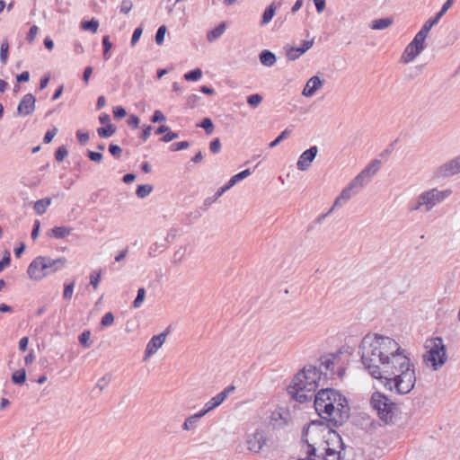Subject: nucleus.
<instances>
[{
  "mask_svg": "<svg viewBox=\"0 0 460 460\" xmlns=\"http://www.w3.org/2000/svg\"><path fill=\"white\" fill-rule=\"evenodd\" d=\"M11 261L10 253L7 252L6 254L0 261V272L4 270V268L9 266Z\"/></svg>",
  "mask_w": 460,
  "mask_h": 460,
  "instance_id": "nucleus-59",
  "label": "nucleus"
},
{
  "mask_svg": "<svg viewBox=\"0 0 460 460\" xmlns=\"http://www.w3.org/2000/svg\"><path fill=\"white\" fill-rule=\"evenodd\" d=\"M335 356L328 355L320 358V367H324L326 371H332L334 367Z\"/></svg>",
  "mask_w": 460,
  "mask_h": 460,
  "instance_id": "nucleus-25",
  "label": "nucleus"
},
{
  "mask_svg": "<svg viewBox=\"0 0 460 460\" xmlns=\"http://www.w3.org/2000/svg\"><path fill=\"white\" fill-rule=\"evenodd\" d=\"M111 380V375L107 374L99 380L96 387H98L100 389V391H102L109 385Z\"/></svg>",
  "mask_w": 460,
  "mask_h": 460,
  "instance_id": "nucleus-45",
  "label": "nucleus"
},
{
  "mask_svg": "<svg viewBox=\"0 0 460 460\" xmlns=\"http://www.w3.org/2000/svg\"><path fill=\"white\" fill-rule=\"evenodd\" d=\"M102 46H103V56H104V58L106 59H108L109 58L108 53H109V51L112 48V44L110 41V37L109 36H104L103 37V39H102Z\"/></svg>",
  "mask_w": 460,
  "mask_h": 460,
  "instance_id": "nucleus-44",
  "label": "nucleus"
},
{
  "mask_svg": "<svg viewBox=\"0 0 460 460\" xmlns=\"http://www.w3.org/2000/svg\"><path fill=\"white\" fill-rule=\"evenodd\" d=\"M153 190V186L149 184L138 185L136 190V194L138 198L143 199L150 194Z\"/></svg>",
  "mask_w": 460,
  "mask_h": 460,
  "instance_id": "nucleus-33",
  "label": "nucleus"
},
{
  "mask_svg": "<svg viewBox=\"0 0 460 460\" xmlns=\"http://www.w3.org/2000/svg\"><path fill=\"white\" fill-rule=\"evenodd\" d=\"M133 8V3L131 0H123L120 4V12L124 14H128Z\"/></svg>",
  "mask_w": 460,
  "mask_h": 460,
  "instance_id": "nucleus-46",
  "label": "nucleus"
},
{
  "mask_svg": "<svg viewBox=\"0 0 460 460\" xmlns=\"http://www.w3.org/2000/svg\"><path fill=\"white\" fill-rule=\"evenodd\" d=\"M425 348L427 351L423 355V359L426 366L438 370L447 359L443 340L438 337L428 340L425 343Z\"/></svg>",
  "mask_w": 460,
  "mask_h": 460,
  "instance_id": "nucleus-8",
  "label": "nucleus"
},
{
  "mask_svg": "<svg viewBox=\"0 0 460 460\" xmlns=\"http://www.w3.org/2000/svg\"><path fill=\"white\" fill-rule=\"evenodd\" d=\"M202 76V71L199 68H196L184 75V78L187 81H197Z\"/></svg>",
  "mask_w": 460,
  "mask_h": 460,
  "instance_id": "nucleus-35",
  "label": "nucleus"
},
{
  "mask_svg": "<svg viewBox=\"0 0 460 460\" xmlns=\"http://www.w3.org/2000/svg\"><path fill=\"white\" fill-rule=\"evenodd\" d=\"M460 172V156H457L449 162L442 164L436 170V176L446 178Z\"/></svg>",
  "mask_w": 460,
  "mask_h": 460,
  "instance_id": "nucleus-13",
  "label": "nucleus"
},
{
  "mask_svg": "<svg viewBox=\"0 0 460 460\" xmlns=\"http://www.w3.org/2000/svg\"><path fill=\"white\" fill-rule=\"evenodd\" d=\"M260 61L265 66H271L276 63V56L270 50H263L260 54Z\"/></svg>",
  "mask_w": 460,
  "mask_h": 460,
  "instance_id": "nucleus-21",
  "label": "nucleus"
},
{
  "mask_svg": "<svg viewBox=\"0 0 460 460\" xmlns=\"http://www.w3.org/2000/svg\"><path fill=\"white\" fill-rule=\"evenodd\" d=\"M316 10L319 13H321L326 6L325 0H314Z\"/></svg>",
  "mask_w": 460,
  "mask_h": 460,
  "instance_id": "nucleus-64",
  "label": "nucleus"
},
{
  "mask_svg": "<svg viewBox=\"0 0 460 460\" xmlns=\"http://www.w3.org/2000/svg\"><path fill=\"white\" fill-rule=\"evenodd\" d=\"M114 117L117 119H121L127 115L126 110L121 107H116L113 111Z\"/></svg>",
  "mask_w": 460,
  "mask_h": 460,
  "instance_id": "nucleus-58",
  "label": "nucleus"
},
{
  "mask_svg": "<svg viewBox=\"0 0 460 460\" xmlns=\"http://www.w3.org/2000/svg\"><path fill=\"white\" fill-rule=\"evenodd\" d=\"M198 126L203 128L208 135H210L214 129L213 122L209 118L203 119L201 123Z\"/></svg>",
  "mask_w": 460,
  "mask_h": 460,
  "instance_id": "nucleus-38",
  "label": "nucleus"
},
{
  "mask_svg": "<svg viewBox=\"0 0 460 460\" xmlns=\"http://www.w3.org/2000/svg\"><path fill=\"white\" fill-rule=\"evenodd\" d=\"M303 440L308 445V457H312L324 447L329 446L330 441L337 444V448L342 449L343 444L341 437L330 427L323 422L313 421L303 431Z\"/></svg>",
  "mask_w": 460,
  "mask_h": 460,
  "instance_id": "nucleus-4",
  "label": "nucleus"
},
{
  "mask_svg": "<svg viewBox=\"0 0 460 460\" xmlns=\"http://www.w3.org/2000/svg\"><path fill=\"white\" fill-rule=\"evenodd\" d=\"M87 156L91 161L95 163H101L103 157L102 153L93 151H88Z\"/></svg>",
  "mask_w": 460,
  "mask_h": 460,
  "instance_id": "nucleus-47",
  "label": "nucleus"
},
{
  "mask_svg": "<svg viewBox=\"0 0 460 460\" xmlns=\"http://www.w3.org/2000/svg\"><path fill=\"white\" fill-rule=\"evenodd\" d=\"M76 136H77L78 141L81 144H85L89 140V135L86 132L77 131Z\"/></svg>",
  "mask_w": 460,
  "mask_h": 460,
  "instance_id": "nucleus-63",
  "label": "nucleus"
},
{
  "mask_svg": "<svg viewBox=\"0 0 460 460\" xmlns=\"http://www.w3.org/2000/svg\"><path fill=\"white\" fill-rule=\"evenodd\" d=\"M74 287H75L74 283H70V284H67L65 286L64 292H63V296L65 299H70L72 297L73 292H74Z\"/></svg>",
  "mask_w": 460,
  "mask_h": 460,
  "instance_id": "nucleus-49",
  "label": "nucleus"
},
{
  "mask_svg": "<svg viewBox=\"0 0 460 460\" xmlns=\"http://www.w3.org/2000/svg\"><path fill=\"white\" fill-rule=\"evenodd\" d=\"M290 134V130L285 129L281 132V134L274 139L272 142L270 143V147L273 148L277 146L282 140L288 137V136Z\"/></svg>",
  "mask_w": 460,
  "mask_h": 460,
  "instance_id": "nucleus-42",
  "label": "nucleus"
},
{
  "mask_svg": "<svg viewBox=\"0 0 460 460\" xmlns=\"http://www.w3.org/2000/svg\"><path fill=\"white\" fill-rule=\"evenodd\" d=\"M66 261L65 257L52 259L48 256H38L30 263L27 273L31 279L38 281L64 268Z\"/></svg>",
  "mask_w": 460,
  "mask_h": 460,
  "instance_id": "nucleus-6",
  "label": "nucleus"
},
{
  "mask_svg": "<svg viewBox=\"0 0 460 460\" xmlns=\"http://www.w3.org/2000/svg\"><path fill=\"white\" fill-rule=\"evenodd\" d=\"M235 390L234 385H229L226 387L222 392L217 394L216 396L212 397L209 401H208L204 408L200 411L202 414L205 416L209 411H213L219 405H221L224 401L228 397V395Z\"/></svg>",
  "mask_w": 460,
  "mask_h": 460,
  "instance_id": "nucleus-11",
  "label": "nucleus"
},
{
  "mask_svg": "<svg viewBox=\"0 0 460 460\" xmlns=\"http://www.w3.org/2000/svg\"><path fill=\"white\" fill-rule=\"evenodd\" d=\"M128 124L132 128H137L139 125V119L137 116L131 114L128 119Z\"/></svg>",
  "mask_w": 460,
  "mask_h": 460,
  "instance_id": "nucleus-55",
  "label": "nucleus"
},
{
  "mask_svg": "<svg viewBox=\"0 0 460 460\" xmlns=\"http://www.w3.org/2000/svg\"><path fill=\"white\" fill-rule=\"evenodd\" d=\"M314 405L319 416L331 427L343 425L349 417L350 409L346 397L332 388L321 389L316 394Z\"/></svg>",
  "mask_w": 460,
  "mask_h": 460,
  "instance_id": "nucleus-2",
  "label": "nucleus"
},
{
  "mask_svg": "<svg viewBox=\"0 0 460 460\" xmlns=\"http://www.w3.org/2000/svg\"><path fill=\"white\" fill-rule=\"evenodd\" d=\"M261 102L262 97L258 93L252 94L247 98L248 104L251 105L252 108L258 107Z\"/></svg>",
  "mask_w": 460,
  "mask_h": 460,
  "instance_id": "nucleus-36",
  "label": "nucleus"
},
{
  "mask_svg": "<svg viewBox=\"0 0 460 460\" xmlns=\"http://www.w3.org/2000/svg\"><path fill=\"white\" fill-rule=\"evenodd\" d=\"M317 153L318 148L315 146L303 152L296 163L297 168L301 171H306L316 157Z\"/></svg>",
  "mask_w": 460,
  "mask_h": 460,
  "instance_id": "nucleus-17",
  "label": "nucleus"
},
{
  "mask_svg": "<svg viewBox=\"0 0 460 460\" xmlns=\"http://www.w3.org/2000/svg\"><path fill=\"white\" fill-rule=\"evenodd\" d=\"M93 74V67L92 66H86L84 68V74H83V80L85 83V84H88L91 75Z\"/></svg>",
  "mask_w": 460,
  "mask_h": 460,
  "instance_id": "nucleus-62",
  "label": "nucleus"
},
{
  "mask_svg": "<svg viewBox=\"0 0 460 460\" xmlns=\"http://www.w3.org/2000/svg\"><path fill=\"white\" fill-rule=\"evenodd\" d=\"M81 28L84 31H90L93 33H95L99 28V22L95 19L84 21L81 23Z\"/></svg>",
  "mask_w": 460,
  "mask_h": 460,
  "instance_id": "nucleus-28",
  "label": "nucleus"
},
{
  "mask_svg": "<svg viewBox=\"0 0 460 460\" xmlns=\"http://www.w3.org/2000/svg\"><path fill=\"white\" fill-rule=\"evenodd\" d=\"M437 24L436 21H434L432 18L429 19L422 26L420 31L417 33L418 36L421 37L422 39L426 40L428 37V34L431 28Z\"/></svg>",
  "mask_w": 460,
  "mask_h": 460,
  "instance_id": "nucleus-27",
  "label": "nucleus"
},
{
  "mask_svg": "<svg viewBox=\"0 0 460 460\" xmlns=\"http://www.w3.org/2000/svg\"><path fill=\"white\" fill-rule=\"evenodd\" d=\"M199 98L196 94L190 95L187 98L186 105L190 109L194 108Z\"/></svg>",
  "mask_w": 460,
  "mask_h": 460,
  "instance_id": "nucleus-60",
  "label": "nucleus"
},
{
  "mask_svg": "<svg viewBox=\"0 0 460 460\" xmlns=\"http://www.w3.org/2000/svg\"><path fill=\"white\" fill-rule=\"evenodd\" d=\"M249 175H251V171H250V169H246V170L234 175V178L238 182L239 181L245 179Z\"/></svg>",
  "mask_w": 460,
  "mask_h": 460,
  "instance_id": "nucleus-61",
  "label": "nucleus"
},
{
  "mask_svg": "<svg viewBox=\"0 0 460 460\" xmlns=\"http://www.w3.org/2000/svg\"><path fill=\"white\" fill-rule=\"evenodd\" d=\"M178 138V134L172 131H170V129L166 132V134L161 138L163 142H170L173 139Z\"/></svg>",
  "mask_w": 460,
  "mask_h": 460,
  "instance_id": "nucleus-56",
  "label": "nucleus"
},
{
  "mask_svg": "<svg viewBox=\"0 0 460 460\" xmlns=\"http://www.w3.org/2000/svg\"><path fill=\"white\" fill-rule=\"evenodd\" d=\"M114 323V315L112 314V313L109 312V313H106L102 318V321H101V324L102 327H107V326H110L111 325L112 323Z\"/></svg>",
  "mask_w": 460,
  "mask_h": 460,
  "instance_id": "nucleus-43",
  "label": "nucleus"
},
{
  "mask_svg": "<svg viewBox=\"0 0 460 460\" xmlns=\"http://www.w3.org/2000/svg\"><path fill=\"white\" fill-rule=\"evenodd\" d=\"M80 344L84 348H90L92 345L91 341V332L89 330L84 331L78 337Z\"/></svg>",
  "mask_w": 460,
  "mask_h": 460,
  "instance_id": "nucleus-31",
  "label": "nucleus"
},
{
  "mask_svg": "<svg viewBox=\"0 0 460 460\" xmlns=\"http://www.w3.org/2000/svg\"><path fill=\"white\" fill-rule=\"evenodd\" d=\"M276 8L274 7V4H271L269 7H267L262 14V19L261 22V25L264 26L268 24L271 19L273 18L275 14Z\"/></svg>",
  "mask_w": 460,
  "mask_h": 460,
  "instance_id": "nucleus-26",
  "label": "nucleus"
},
{
  "mask_svg": "<svg viewBox=\"0 0 460 460\" xmlns=\"http://www.w3.org/2000/svg\"><path fill=\"white\" fill-rule=\"evenodd\" d=\"M322 371L314 366H307L298 372L288 387V394L297 402H311L316 396Z\"/></svg>",
  "mask_w": 460,
  "mask_h": 460,
  "instance_id": "nucleus-3",
  "label": "nucleus"
},
{
  "mask_svg": "<svg viewBox=\"0 0 460 460\" xmlns=\"http://www.w3.org/2000/svg\"><path fill=\"white\" fill-rule=\"evenodd\" d=\"M36 109V98L31 93L25 94L17 106V115L26 117L31 115Z\"/></svg>",
  "mask_w": 460,
  "mask_h": 460,
  "instance_id": "nucleus-14",
  "label": "nucleus"
},
{
  "mask_svg": "<svg viewBox=\"0 0 460 460\" xmlns=\"http://www.w3.org/2000/svg\"><path fill=\"white\" fill-rule=\"evenodd\" d=\"M359 353L365 369L374 378L385 379V385L391 391L406 394L413 389L414 367L395 340L368 333L361 341Z\"/></svg>",
  "mask_w": 460,
  "mask_h": 460,
  "instance_id": "nucleus-1",
  "label": "nucleus"
},
{
  "mask_svg": "<svg viewBox=\"0 0 460 460\" xmlns=\"http://www.w3.org/2000/svg\"><path fill=\"white\" fill-rule=\"evenodd\" d=\"M324 81L322 80L319 76L314 75L311 77L305 84L302 94L305 97H312L315 94V93L321 89L323 85Z\"/></svg>",
  "mask_w": 460,
  "mask_h": 460,
  "instance_id": "nucleus-18",
  "label": "nucleus"
},
{
  "mask_svg": "<svg viewBox=\"0 0 460 460\" xmlns=\"http://www.w3.org/2000/svg\"><path fill=\"white\" fill-rule=\"evenodd\" d=\"M323 451H319L312 457L298 459V460H342L341 450H338L335 447H331V443L329 446L324 447Z\"/></svg>",
  "mask_w": 460,
  "mask_h": 460,
  "instance_id": "nucleus-16",
  "label": "nucleus"
},
{
  "mask_svg": "<svg viewBox=\"0 0 460 460\" xmlns=\"http://www.w3.org/2000/svg\"><path fill=\"white\" fill-rule=\"evenodd\" d=\"M393 23L392 18H381L374 20L370 25L372 30H385Z\"/></svg>",
  "mask_w": 460,
  "mask_h": 460,
  "instance_id": "nucleus-23",
  "label": "nucleus"
},
{
  "mask_svg": "<svg viewBox=\"0 0 460 460\" xmlns=\"http://www.w3.org/2000/svg\"><path fill=\"white\" fill-rule=\"evenodd\" d=\"M109 151L110 153L116 156V157H119L122 154V149L120 146H117V145H113V144H111L110 146H109Z\"/></svg>",
  "mask_w": 460,
  "mask_h": 460,
  "instance_id": "nucleus-53",
  "label": "nucleus"
},
{
  "mask_svg": "<svg viewBox=\"0 0 460 460\" xmlns=\"http://www.w3.org/2000/svg\"><path fill=\"white\" fill-rule=\"evenodd\" d=\"M58 132V129L54 128L51 130H48L44 137V143L49 144L52 141V139L55 137L56 134Z\"/></svg>",
  "mask_w": 460,
  "mask_h": 460,
  "instance_id": "nucleus-54",
  "label": "nucleus"
},
{
  "mask_svg": "<svg viewBox=\"0 0 460 460\" xmlns=\"http://www.w3.org/2000/svg\"><path fill=\"white\" fill-rule=\"evenodd\" d=\"M26 380V371L24 369H19L13 373L12 381L15 385H22Z\"/></svg>",
  "mask_w": 460,
  "mask_h": 460,
  "instance_id": "nucleus-29",
  "label": "nucleus"
},
{
  "mask_svg": "<svg viewBox=\"0 0 460 460\" xmlns=\"http://www.w3.org/2000/svg\"><path fill=\"white\" fill-rule=\"evenodd\" d=\"M39 28L36 25H32L27 34L26 40L28 42L31 43L34 41L36 35L38 33Z\"/></svg>",
  "mask_w": 460,
  "mask_h": 460,
  "instance_id": "nucleus-48",
  "label": "nucleus"
},
{
  "mask_svg": "<svg viewBox=\"0 0 460 460\" xmlns=\"http://www.w3.org/2000/svg\"><path fill=\"white\" fill-rule=\"evenodd\" d=\"M142 32H143V30L141 27L135 29L132 38H131V45L132 46H134L137 42V40H139V38L142 35Z\"/></svg>",
  "mask_w": 460,
  "mask_h": 460,
  "instance_id": "nucleus-57",
  "label": "nucleus"
},
{
  "mask_svg": "<svg viewBox=\"0 0 460 460\" xmlns=\"http://www.w3.org/2000/svg\"><path fill=\"white\" fill-rule=\"evenodd\" d=\"M166 118L161 111H155L151 118V121L154 123L165 121Z\"/></svg>",
  "mask_w": 460,
  "mask_h": 460,
  "instance_id": "nucleus-52",
  "label": "nucleus"
},
{
  "mask_svg": "<svg viewBox=\"0 0 460 460\" xmlns=\"http://www.w3.org/2000/svg\"><path fill=\"white\" fill-rule=\"evenodd\" d=\"M204 415L202 414V412L200 411L197 413H194V414L189 416L188 418L185 419V420L181 426V429L185 431H190V430L196 429L198 421Z\"/></svg>",
  "mask_w": 460,
  "mask_h": 460,
  "instance_id": "nucleus-19",
  "label": "nucleus"
},
{
  "mask_svg": "<svg viewBox=\"0 0 460 460\" xmlns=\"http://www.w3.org/2000/svg\"><path fill=\"white\" fill-rule=\"evenodd\" d=\"M426 40L417 34L413 40L406 46L401 58L400 63L409 64L412 62L426 48Z\"/></svg>",
  "mask_w": 460,
  "mask_h": 460,
  "instance_id": "nucleus-10",
  "label": "nucleus"
},
{
  "mask_svg": "<svg viewBox=\"0 0 460 460\" xmlns=\"http://www.w3.org/2000/svg\"><path fill=\"white\" fill-rule=\"evenodd\" d=\"M8 50H9V44H8L7 40H4L1 44V49H0V60L3 64H5L7 61Z\"/></svg>",
  "mask_w": 460,
  "mask_h": 460,
  "instance_id": "nucleus-34",
  "label": "nucleus"
},
{
  "mask_svg": "<svg viewBox=\"0 0 460 460\" xmlns=\"http://www.w3.org/2000/svg\"><path fill=\"white\" fill-rule=\"evenodd\" d=\"M210 151L214 154H217L220 152L221 149V143L219 138H215L210 142L209 146Z\"/></svg>",
  "mask_w": 460,
  "mask_h": 460,
  "instance_id": "nucleus-51",
  "label": "nucleus"
},
{
  "mask_svg": "<svg viewBox=\"0 0 460 460\" xmlns=\"http://www.w3.org/2000/svg\"><path fill=\"white\" fill-rule=\"evenodd\" d=\"M165 34H166V26L165 25L160 26L155 34V42L157 45L163 44Z\"/></svg>",
  "mask_w": 460,
  "mask_h": 460,
  "instance_id": "nucleus-39",
  "label": "nucleus"
},
{
  "mask_svg": "<svg viewBox=\"0 0 460 460\" xmlns=\"http://www.w3.org/2000/svg\"><path fill=\"white\" fill-rule=\"evenodd\" d=\"M68 155V151L66 146H62L58 148L55 154V158L58 162H62Z\"/></svg>",
  "mask_w": 460,
  "mask_h": 460,
  "instance_id": "nucleus-40",
  "label": "nucleus"
},
{
  "mask_svg": "<svg viewBox=\"0 0 460 460\" xmlns=\"http://www.w3.org/2000/svg\"><path fill=\"white\" fill-rule=\"evenodd\" d=\"M370 404L379 420L385 424L393 423L398 414L397 405L382 393H374L370 399Z\"/></svg>",
  "mask_w": 460,
  "mask_h": 460,
  "instance_id": "nucleus-7",
  "label": "nucleus"
},
{
  "mask_svg": "<svg viewBox=\"0 0 460 460\" xmlns=\"http://www.w3.org/2000/svg\"><path fill=\"white\" fill-rule=\"evenodd\" d=\"M305 53V49L290 48L287 51V58L288 60H296Z\"/></svg>",
  "mask_w": 460,
  "mask_h": 460,
  "instance_id": "nucleus-32",
  "label": "nucleus"
},
{
  "mask_svg": "<svg viewBox=\"0 0 460 460\" xmlns=\"http://www.w3.org/2000/svg\"><path fill=\"white\" fill-rule=\"evenodd\" d=\"M97 131L101 137H110L115 133L116 128L112 124H108L106 127L99 128Z\"/></svg>",
  "mask_w": 460,
  "mask_h": 460,
  "instance_id": "nucleus-30",
  "label": "nucleus"
},
{
  "mask_svg": "<svg viewBox=\"0 0 460 460\" xmlns=\"http://www.w3.org/2000/svg\"><path fill=\"white\" fill-rule=\"evenodd\" d=\"M451 190H438L431 189L420 194L414 203L411 204L410 209L411 211L424 210L430 211L438 203L444 201L451 195Z\"/></svg>",
  "mask_w": 460,
  "mask_h": 460,
  "instance_id": "nucleus-9",
  "label": "nucleus"
},
{
  "mask_svg": "<svg viewBox=\"0 0 460 460\" xmlns=\"http://www.w3.org/2000/svg\"><path fill=\"white\" fill-rule=\"evenodd\" d=\"M266 437L263 431L256 430L246 437V445L248 450L253 453H259L266 444Z\"/></svg>",
  "mask_w": 460,
  "mask_h": 460,
  "instance_id": "nucleus-12",
  "label": "nucleus"
},
{
  "mask_svg": "<svg viewBox=\"0 0 460 460\" xmlns=\"http://www.w3.org/2000/svg\"><path fill=\"white\" fill-rule=\"evenodd\" d=\"M145 296H146L145 288H140L137 290V297H136V299L134 300V303H133L134 307L138 308V307L141 306L143 301L145 300Z\"/></svg>",
  "mask_w": 460,
  "mask_h": 460,
  "instance_id": "nucleus-37",
  "label": "nucleus"
},
{
  "mask_svg": "<svg viewBox=\"0 0 460 460\" xmlns=\"http://www.w3.org/2000/svg\"><path fill=\"white\" fill-rule=\"evenodd\" d=\"M101 281V270L94 271L90 275V284L93 286V289H97L99 283Z\"/></svg>",
  "mask_w": 460,
  "mask_h": 460,
  "instance_id": "nucleus-41",
  "label": "nucleus"
},
{
  "mask_svg": "<svg viewBox=\"0 0 460 460\" xmlns=\"http://www.w3.org/2000/svg\"><path fill=\"white\" fill-rule=\"evenodd\" d=\"M226 24L225 22H221L217 27L209 31L207 33V40L208 42H213L220 38L226 31Z\"/></svg>",
  "mask_w": 460,
  "mask_h": 460,
  "instance_id": "nucleus-20",
  "label": "nucleus"
},
{
  "mask_svg": "<svg viewBox=\"0 0 460 460\" xmlns=\"http://www.w3.org/2000/svg\"><path fill=\"white\" fill-rule=\"evenodd\" d=\"M380 162L374 160L366 166L344 188L341 194L335 199L333 205L323 214L318 221L330 215L334 209L343 207L350 199H352L367 183H368L374 175L379 170Z\"/></svg>",
  "mask_w": 460,
  "mask_h": 460,
  "instance_id": "nucleus-5",
  "label": "nucleus"
},
{
  "mask_svg": "<svg viewBox=\"0 0 460 460\" xmlns=\"http://www.w3.org/2000/svg\"><path fill=\"white\" fill-rule=\"evenodd\" d=\"M167 333V332H164L158 335H155L152 337V339L146 345L145 355L143 358L144 361H146L150 357L155 354L157 350L163 346L166 340Z\"/></svg>",
  "mask_w": 460,
  "mask_h": 460,
  "instance_id": "nucleus-15",
  "label": "nucleus"
},
{
  "mask_svg": "<svg viewBox=\"0 0 460 460\" xmlns=\"http://www.w3.org/2000/svg\"><path fill=\"white\" fill-rule=\"evenodd\" d=\"M51 204V199L50 198H44L41 199H39L34 204V210L38 215H42L46 212L49 206Z\"/></svg>",
  "mask_w": 460,
  "mask_h": 460,
  "instance_id": "nucleus-22",
  "label": "nucleus"
},
{
  "mask_svg": "<svg viewBox=\"0 0 460 460\" xmlns=\"http://www.w3.org/2000/svg\"><path fill=\"white\" fill-rule=\"evenodd\" d=\"M71 232H72V228H70V227L56 226L51 229L50 235L55 238H58V239H61V238H65L67 235H69L71 234Z\"/></svg>",
  "mask_w": 460,
  "mask_h": 460,
  "instance_id": "nucleus-24",
  "label": "nucleus"
},
{
  "mask_svg": "<svg viewBox=\"0 0 460 460\" xmlns=\"http://www.w3.org/2000/svg\"><path fill=\"white\" fill-rule=\"evenodd\" d=\"M190 146V144L188 141H181V142H177V143H173L172 146H171V149L172 151H179V150H183V149H186Z\"/></svg>",
  "mask_w": 460,
  "mask_h": 460,
  "instance_id": "nucleus-50",
  "label": "nucleus"
}]
</instances>
